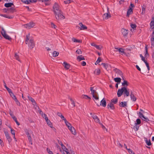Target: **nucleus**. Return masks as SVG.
I'll use <instances>...</instances> for the list:
<instances>
[{"mask_svg": "<svg viewBox=\"0 0 154 154\" xmlns=\"http://www.w3.org/2000/svg\"><path fill=\"white\" fill-rule=\"evenodd\" d=\"M30 34L29 33L26 35L25 42L26 44L28 45L29 48L31 49L35 47V44L33 39L32 38H30Z\"/></svg>", "mask_w": 154, "mask_h": 154, "instance_id": "f257e3e1", "label": "nucleus"}, {"mask_svg": "<svg viewBox=\"0 0 154 154\" xmlns=\"http://www.w3.org/2000/svg\"><path fill=\"white\" fill-rule=\"evenodd\" d=\"M124 93V95L125 96V95L127 97H128L129 95V92L127 89L125 87H122L121 89H118L117 92V95L118 97H119L121 96Z\"/></svg>", "mask_w": 154, "mask_h": 154, "instance_id": "f03ea898", "label": "nucleus"}, {"mask_svg": "<svg viewBox=\"0 0 154 154\" xmlns=\"http://www.w3.org/2000/svg\"><path fill=\"white\" fill-rule=\"evenodd\" d=\"M56 19L57 20H59L62 19H64L65 17L63 15V12L62 11L54 13Z\"/></svg>", "mask_w": 154, "mask_h": 154, "instance_id": "7ed1b4c3", "label": "nucleus"}, {"mask_svg": "<svg viewBox=\"0 0 154 154\" xmlns=\"http://www.w3.org/2000/svg\"><path fill=\"white\" fill-rule=\"evenodd\" d=\"M94 87H90V91H91V94L92 95L93 97L96 100H98L99 97L98 96V93L96 91L93 89Z\"/></svg>", "mask_w": 154, "mask_h": 154, "instance_id": "20e7f679", "label": "nucleus"}, {"mask_svg": "<svg viewBox=\"0 0 154 154\" xmlns=\"http://www.w3.org/2000/svg\"><path fill=\"white\" fill-rule=\"evenodd\" d=\"M53 9L54 13L62 11L60 8V6L57 2L54 3L53 7Z\"/></svg>", "mask_w": 154, "mask_h": 154, "instance_id": "39448f33", "label": "nucleus"}, {"mask_svg": "<svg viewBox=\"0 0 154 154\" xmlns=\"http://www.w3.org/2000/svg\"><path fill=\"white\" fill-rule=\"evenodd\" d=\"M113 71L117 74V76H120L122 79V80H124V77L123 74L122 72L119 69L115 68L113 69ZM115 76H116L115 75Z\"/></svg>", "mask_w": 154, "mask_h": 154, "instance_id": "423d86ee", "label": "nucleus"}, {"mask_svg": "<svg viewBox=\"0 0 154 154\" xmlns=\"http://www.w3.org/2000/svg\"><path fill=\"white\" fill-rule=\"evenodd\" d=\"M2 31L1 33L2 36L6 39L8 40H11V38L8 35H7L6 33V31L4 30L3 27L2 28Z\"/></svg>", "mask_w": 154, "mask_h": 154, "instance_id": "0eeeda50", "label": "nucleus"}, {"mask_svg": "<svg viewBox=\"0 0 154 154\" xmlns=\"http://www.w3.org/2000/svg\"><path fill=\"white\" fill-rule=\"evenodd\" d=\"M31 132L30 130L29 131L27 129H26L25 131V132H26V134L27 135V137H28V139L29 141V143L31 144L32 145V138L30 136V134L29 132Z\"/></svg>", "mask_w": 154, "mask_h": 154, "instance_id": "6e6552de", "label": "nucleus"}, {"mask_svg": "<svg viewBox=\"0 0 154 154\" xmlns=\"http://www.w3.org/2000/svg\"><path fill=\"white\" fill-rule=\"evenodd\" d=\"M35 25V23L32 22H30L29 23H28L24 25V27L28 29H30L33 27Z\"/></svg>", "mask_w": 154, "mask_h": 154, "instance_id": "1a4fd4ad", "label": "nucleus"}, {"mask_svg": "<svg viewBox=\"0 0 154 154\" xmlns=\"http://www.w3.org/2000/svg\"><path fill=\"white\" fill-rule=\"evenodd\" d=\"M109 8L107 7V11H108V13H105L103 14V20H107L109 18L111 17V16L110 14L109 10Z\"/></svg>", "mask_w": 154, "mask_h": 154, "instance_id": "9d476101", "label": "nucleus"}, {"mask_svg": "<svg viewBox=\"0 0 154 154\" xmlns=\"http://www.w3.org/2000/svg\"><path fill=\"white\" fill-rule=\"evenodd\" d=\"M139 117H140L143 120L148 122L149 121V120L147 117H144V116L140 112H139Z\"/></svg>", "mask_w": 154, "mask_h": 154, "instance_id": "9b49d317", "label": "nucleus"}, {"mask_svg": "<svg viewBox=\"0 0 154 154\" xmlns=\"http://www.w3.org/2000/svg\"><path fill=\"white\" fill-rule=\"evenodd\" d=\"M106 103L105 99L103 98L100 101V105L97 104V105L99 106L100 105H102L103 107H105L106 106Z\"/></svg>", "mask_w": 154, "mask_h": 154, "instance_id": "f8f14e48", "label": "nucleus"}, {"mask_svg": "<svg viewBox=\"0 0 154 154\" xmlns=\"http://www.w3.org/2000/svg\"><path fill=\"white\" fill-rule=\"evenodd\" d=\"M5 134L8 140V141L9 143H10L12 141V139L11 137L10 136L8 132H5Z\"/></svg>", "mask_w": 154, "mask_h": 154, "instance_id": "ddd939ff", "label": "nucleus"}, {"mask_svg": "<svg viewBox=\"0 0 154 154\" xmlns=\"http://www.w3.org/2000/svg\"><path fill=\"white\" fill-rule=\"evenodd\" d=\"M107 107L108 109L110 108L111 109H115V107L113 104L112 103V102H110L108 103L107 106Z\"/></svg>", "mask_w": 154, "mask_h": 154, "instance_id": "4468645a", "label": "nucleus"}, {"mask_svg": "<svg viewBox=\"0 0 154 154\" xmlns=\"http://www.w3.org/2000/svg\"><path fill=\"white\" fill-rule=\"evenodd\" d=\"M140 123L141 120L140 119H138L136 120V122H134V124L135 125V126H136V131H137L139 128V127L137 126V125H139L140 124Z\"/></svg>", "mask_w": 154, "mask_h": 154, "instance_id": "2eb2a0df", "label": "nucleus"}, {"mask_svg": "<svg viewBox=\"0 0 154 154\" xmlns=\"http://www.w3.org/2000/svg\"><path fill=\"white\" fill-rule=\"evenodd\" d=\"M68 128L72 134L74 135H75L76 134V132L75 129L73 127H72L71 125L70 126V127H69Z\"/></svg>", "mask_w": 154, "mask_h": 154, "instance_id": "dca6fc26", "label": "nucleus"}, {"mask_svg": "<svg viewBox=\"0 0 154 154\" xmlns=\"http://www.w3.org/2000/svg\"><path fill=\"white\" fill-rule=\"evenodd\" d=\"M122 34L125 36H127L128 32V30H127L124 29H122L121 30Z\"/></svg>", "mask_w": 154, "mask_h": 154, "instance_id": "f3484780", "label": "nucleus"}, {"mask_svg": "<svg viewBox=\"0 0 154 154\" xmlns=\"http://www.w3.org/2000/svg\"><path fill=\"white\" fill-rule=\"evenodd\" d=\"M102 65H103L104 68L107 71H108L109 69V67L110 66V65L107 63H102L101 64Z\"/></svg>", "mask_w": 154, "mask_h": 154, "instance_id": "a211bd4d", "label": "nucleus"}, {"mask_svg": "<svg viewBox=\"0 0 154 154\" xmlns=\"http://www.w3.org/2000/svg\"><path fill=\"white\" fill-rule=\"evenodd\" d=\"M16 11L15 8L13 7H11L8 8V13H13Z\"/></svg>", "mask_w": 154, "mask_h": 154, "instance_id": "6ab92c4d", "label": "nucleus"}, {"mask_svg": "<svg viewBox=\"0 0 154 154\" xmlns=\"http://www.w3.org/2000/svg\"><path fill=\"white\" fill-rule=\"evenodd\" d=\"M63 66L66 69H69L70 66V65L69 64L65 62H64L63 63Z\"/></svg>", "mask_w": 154, "mask_h": 154, "instance_id": "aec40b11", "label": "nucleus"}, {"mask_svg": "<svg viewBox=\"0 0 154 154\" xmlns=\"http://www.w3.org/2000/svg\"><path fill=\"white\" fill-rule=\"evenodd\" d=\"M119 105L120 107H125L127 106V102H121L120 103Z\"/></svg>", "mask_w": 154, "mask_h": 154, "instance_id": "412c9836", "label": "nucleus"}, {"mask_svg": "<svg viewBox=\"0 0 154 154\" xmlns=\"http://www.w3.org/2000/svg\"><path fill=\"white\" fill-rule=\"evenodd\" d=\"M92 117L94 120L96 122H99L100 120L97 116L95 115H93L92 116Z\"/></svg>", "mask_w": 154, "mask_h": 154, "instance_id": "4be33fe9", "label": "nucleus"}, {"mask_svg": "<svg viewBox=\"0 0 154 154\" xmlns=\"http://www.w3.org/2000/svg\"><path fill=\"white\" fill-rule=\"evenodd\" d=\"M79 25L81 27V28L80 29V30H84L85 29H87V27L83 25L82 23H80L79 24Z\"/></svg>", "mask_w": 154, "mask_h": 154, "instance_id": "5701e85b", "label": "nucleus"}, {"mask_svg": "<svg viewBox=\"0 0 154 154\" xmlns=\"http://www.w3.org/2000/svg\"><path fill=\"white\" fill-rule=\"evenodd\" d=\"M14 5V4L13 3L9 2L5 3V4L4 6L6 8H9L11 7L12 6Z\"/></svg>", "mask_w": 154, "mask_h": 154, "instance_id": "b1692460", "label": "nucleus"}, {"mask_svg": "<svg viewBox=\"0 0 154 154\" xmlns=\"http://www.w3.org/2000/svg\"><path fill=\"white\" fill-rule=\"evenodd\" d=\"M133 12V9H132L131 7H129V9H128L127 11L126 16L129 17V15L131 14V12H132V13Z\"/></svg>", "mask_w": 154, "mask_h": 154, "instance_id": "393cba45", "label": "nucleus"}, {"mask_svg": "<svg viewBox=\"0 0 154 154\" xmlns=\"http://www.w3.org/2000/svg\"><path fill=\"white\" fill-rule=\"evenodd\" d=\"M72 40L74 42H75L82 43V40L77 39L74 38H72Z\"/></svg>", "mask_w": 154, "mask_h": 154, "instance_id": "a878e982", "label": "nucleus"}, {"mask_svg": "<svg viewBox=\"0 0 154 154\" xmlns=\"http://www.w3.org/2000/svg\"><path fill=\"white\" fill-rule=\"evenodd\" d=\"M0 16H1L2 17H5V18H8V19H12L13 17V16H8V15H7L5 14H0Z\"/></svg>", "mask_w": 154, "mask_h": 154, "instance_id": "bb28decb", "label": "nucleus"}, {"mask_svg": "<svg viewBox=\"0 0 154 154\" xmlns=\"http://www.w3.org/2000/svg\"><path fill=\"white\" fill-rule=\"evenodd\" d=\"M145 50L146 51V53L145 55V57H149V54L148 53V50H147V45H146L145 47Z\"/></svg>", "mask_w": 154, "mask_h": 154, "instance_id": "cd10ccee", "label": "nucleus"}, {"mask_svg": "<svg viewBox=\"0 0 154 154\" xmlns=\"http://www.w3.org/2000/svg\"><path fill=\"white\" fill-rule=\"evenodd\" d=\"M100 73V70L99 69H95L94 72V73L97 75H99Z\"/></svg>", "mask_w": 154, "mask_h": 154, "instance_id": "c85d7f7f", "label": "nucleus"}, {"mask_svg": "<svg viewBox=\"0 0 154 154\" xmlns=\"http://www.w3.org/2000/svg\"><path fill=\"white\" fill-rule=\"evenodd\" d=\"M121 78L119 77H117L114 79L115 81L117 83H119L121 82Z\"/></svg>", "mask_w": 154, "mask_h": 154, "instance_id": "c756f323", "label": "nucleus"}, {"mask_svg": "<svg viewBox=\"0 0 154 154\" xmlns=\"http://www.w3.org/2000/svg\"><path fill=\"white\" fill-rule=\"evenodd\" d=\"M3 82L4 83V86L5 88L7 89V90L8 91L9 93H11V89L8 88L7 86L6 85V84L5 82L4 81H3Z\"/></svg>", "mask_w": 154, "mask_h": 154, "instance_id": "7c9ffc66", "label": "nucleus"}, {"mask_svg": "<svg viewBox=\"0 0 154 154\" xmlns=\"http://www.w3.org/2000/svg\"><path fill=\"white\" fill-rule=\"evenodd\" d=\"M124 80L123 82L122 83V85L123 86H125V85L128 86L129 85V83L128 82L125 80Z\"/></svg>", "mask_w": 154, "mask_h": 154, "instance_id": "2f4dec72", "label": "nucleus"}, {"mask_svg": "<svg viewBox=\"0 0 154 154\" xmlns=\"http://www.w3.org/2000/svg\"><path fill=\"white\" fill-rule=\"evenodd\" d=\"M82 98H85L86 99H89L90 100L91 99V97L86 95H83L81 96Z\"/></svg>", "mask_w": 154, "mask_h": 154, "instance_id": "473e14b6", "label": "nucleus"}, {"mask_svg": "<svg viewBox=\"0 0 154 154\" xmlns=\"http://www.w3.org/2000/svg\"><path fill=\"white\" fill-rule=\"evenodd\" d=\"M91 45L95 47L97 49L100 50L101 48H100L99 46L98 45H96L94 43H91Z\"/></svg>", "mask_w": 154, "mask_h": 154, "instance_id": "72a5a7b5", "label": "nucleus"}, {"mask_svg": "<svg viewBox=\"0 0 154 154\" xmlns=\"http://www.w3.org/2000/svg\"><path fill=\"white\" fill-rule=\"evenodd\" d=\"M145 10L146 6L144 5H143V6H142L141 14H144L145 13Z\"/></svg>", "mask_w": 154, "mask_h": 154, "instance_id": "f704fd0d", "label": "nucleus"}, {"mask_svg": "<svg viewBox=\"0 0 154 154\" xmlns=\"http://www.w3.org/2000/svg\"><path fill=\"white\" fill-rule=\"evenodd\" d=\"M82 55L79 56L77 57V60H79V61H80L82 60H85L84 57H82Z\"/></svg>", "mask_w": 154, "mask_h": 154, "instance_id": "c9c22d12", "label": "nucleus"}, {"mask_svg": "<svg viewBox=\"0 0 154 154\" xmlns=\"http://www.w3.org/2000/svg\"><path fill=\"white\" fill-rule=\"evenodd\" d=\"M61 143V146H62V148L63 150V151L68 150V149L65 147V146L63 144L62 142H60Z\"/></svg>", "mask_w": 154, "mask_h": 154, "instance_id": "e433bc0d", "label": "nucleus"}, {"mask_svg": "<svg viewBox=\"0 0 154 154\" xmlns=\"http://www.w3.org/2000/svg\"><path fill=\"white\" fill-rule=\"evenodd\" d=\"M118 102V99L117 98H116L115 99H113L111 100V102H112V103H113L114 104H116Z\"/></svg>", "mask_w": 154, "mask_h": 154, "instance_id": "4c0bfd02", "label": "nucleus"}, {"mask_svg": "<svg viewBox=\"0 0 154 154\" xmlns=\"http://www.w3.org/2000/svg\"><path fill=\"white\" fill-rule=\"evenodd\" d=\"M59 54V53L58 52L54 51L52 53L53 57H56L58 56Z\"/></svg>", "mask_w": 154, "mask_h": 154, "instance_id": "58836bf2", "label": "nucleus"}, {"mask_svg": "<svg viewBox=\"0 0 154 154\" xmlns=\"http://www.w3.org/2000/svg\"><path fill=\"white\" fill-rule=\"evenodd\" d=\"M131 98L132 99L133 101H135L137 100L136 97L134 95H131Z\"/></svg>", "mask_w": 154, "mask_h": 154, "instance_id": "ea45409f", "label": "nucleus"}, {"mask_svg": "<svg viewBox=\"0 0 154 154\" xmlns=\"http://www.w3.org/2000/svg\"><path fill=\"white\" fill-rule=\"evenodd\" d=\"M116 49H118L119 51L120 52L126 55V53L124 52L123 51V49L122 48H120L119 49L118 48H116Z\"/></svg>", "mask_w": 154, "mask_h": 154, "instance_id": "a19ab883", "label": "nucleus"}, {"mask_svg": "<svg viewBox=\"0 0 154 154\" xmlns=\"http://www.w3.org/2000/svg\"><path fill=\"white\" fill-rule=\"evenodd\" d=\"M150 28L152 29H153V28H154V21H151L150 24Z\"/></svg>", "mask_w": 154, "mask_h": 154, "instance_id": "79ce46f5", "label": "nucleus"}, {"mask_svg": "<svg viewBox=\"0 0 154 154\" xmlns=\"http://www.w3.org/2000/svg\"><path fill=\"white\" fill-rule=\"evenodd\" d=\"M28 98L29 100L31 101L32 103H35V104L36 103L35 100L32 98L31 97L28 96Z\"/></svg>", "mask_w": 154, "mask_h": 154, "instance_id": "37998d69", "label": "nucleus"}, {"mask_svg": "<svg viewBox=\"0 0 154 154\" xmlns=\"http://www.w3.org/2000/svg\"><path fill=\"white\" fill-rule=\"evenodd\" d=\"M11 93H9L10 94V95L12 97V98L14 100H15L14 98H16V97L14 95V94L13 93L12 91H11Z\"/></svg>", "mask_w": 154, "mask_h": 154, "instance_id": "c03bdc74", "label": "nucleus"}, {"mask_svg": "<svg viewBox=\"0 0 154 154\" xmlns=\"http://www.w3.org/2000/svg\"><path fill=\"white\" fill-rule=\"evenodd\" d=\"M101 61V58L100 57H99L97 61L95 62V64L96 65L97 64H98Z\"/></svg>", "mask_w": 154, "mask_h": 154, "instance_id": "a18cd8bd", "label": "nucleus"}, {"mask_svg": "<svg viewBox=\"0 0 154 154\" xmlns=\"http://www.w3.org/2000/svg\"><path fill=\"white\" fill-rule=\"evenodd\" d=\"M131 27L134 29H136L137 26L135 24H131Z\"/></svg>", "mask_w": 154, "mask_h": 154, "instance_id": "49530a36", "label": "nucleus"}, {"mask_svg": "<svg viewBox=\"0 0 154 154\" xmlns=\"http://www.w3.org/2000/svg\"><path fill=\"white\" fill-rule=\"evenodd\" d=\"M145 140L146 142V143L148 146H149L151 145V143L150 140H149V141H148L146 139V140Z\"/></svg>", "mask_w": 154, "mask_h": 154, "instance_id": "de8ad7c7", "label": "nucleus"}, {"mask_svg": "<svg viewBox=\"0 0 154 154\" xmlns=\"http://www.w3.org/2000/svg\"><path fill=\"white\" fill-rule=\"evenodd\" d=\"M13 119L14 120V121H15V122H16L17 124L18 125H20V123L18 122L17 118L15 117H14V118H13Z\"/></svg>", "mask_w": 154, "mask_h": 154, "instance_id": "09e8293b", "label": "nucleus"}, {"mask_svg": "<svg viewBox=\"0 0 154 154\" xmlns=\"http://www.w3.org/2000/svg\"><path fill=\"white\" fill-rule=\"evenodd\" d=\"M9 127L11 129V134H12L14 135H15V130L14 129H12L11 128V127Z\"/></svg>", "mask_w": 154, "mask_h": 154, "instance_id": "8fccbe9b", "label": "nucleus"}, {"mask_svg": "<svg viewBox=\"0 0 154 154\" xmlns=\"http://www.w3.org/2000/svg\"><path fill=\"white\" fill-rule=\"evenodd\" d=\"M75 52L77 54H81L82 53V52L80 49H78L76 50Z\"/></svg>", "mask_w": 154, "mask_h": 154, "instance_id": "3c124183", "label": "nucleus"}, {"mask_svg": "<svg viewBox=\"0 0 154 154\" xmlns=\"http://www.w3.org/2000/svg\"><path fill=\"white\" fill-rule=\"evenodd\" d=\"M14 99H15V100H14L16 102L17 105L18 106H20V102L18 100L17 98H14Z\"/></svg>", "mask_w": 154, "mask_h": 154, "instance_id": "603ef678", "label": "nucleus"}, {"mask_svg": "<svg viewBox=\"0 0 154 154\" xmlns=\"http://www.w3.org/2000/svg\"><path fill=\"white\" fill-rule=\"evenodd\" d=\"M46 122L47 123V124L50 127H51L52 126V124L50 122V120H49L48 121H47Z\"/></svg>", "mask_w": 154, "mask_h": 154, "instance_id": "864d4df0", "label": "nucleus"}, {"mask_svg": "<svg viewBox=\"0 0 154 154\" xmlns=\"http://www.w3.org/2000/svg\"><path fill=\"white\" fill-rule=\"evenodd\" d=\"M14 57L15 59L18 60L19 61H20V59H19V56L16 53L15 54Z\"/></svg>", "mask_w": 154, "mask_h": 154, "instance_id": "5fc2aeb1", "label": "nucleus"}, {"mask_svg": "<svg viewBox=\"0 0 154 154\" xmlns=\"http://www.w3.org/2000/svg\"><path fill=\"white\" fill-rule=\"evenodd\" d=\"M144 63H145L146 65L147 68L148 70L149 71L150 69V68L149 63H148L147 61L145 62Z\"/></svg>", "mask_w": 154, "mask_h": 154, "instance_id": "6e6d98bb", "label": "nucleus"}, {"mask_svg": "<svg viewBox=\"0 0 154 154\" xmlns=\"http://www.w3.org/2000/svg\"><path fill=\"white\" fill-rule=\"evenodd\" d=\"M140 57H141L142 60L144 62L146 61L145 60V58L143 57L142 54H140Z\"/></svg>", "mask_w": 154, "mask_h": 154, "instance_id": "4d7b16f0", "label": "nucleus"}, {"mask_svg": "<svg viewBox=\"0 0 154 154\" xmlns=\"http://www.w3.org/2000/svg\"><path fill=\"white\" fill-rule=\"evenodd\" d=\"M21 2L26 4H29V0H21Z\"/></svg>", "mask_w": 154, "mask_h": 154, "instance_id": "13d9d810", "label": "nucleus"}, {"mask_svg": "<svg viewBox=\"0 0 154 154\" xmlns=\"http://www.w3.org/2000/svg\"><path fill=\"white\" fill-rule=\"evenodd\" d=\"M127 150L128 151V152L130 154H134L133 153H134L133 152V151L131 149H127Z\"/></svg>", "mask_w": 154, "mask_h": 154, "instance_id": "bf43d9fd", "label": "nucleus"}, {"mask_svg": "<svg viewBox=\"0 0 154 154\" xmlns=\"http://www.w3.org/2000/svg\"><path fill=\"white\" fill-rule=\"evenodd\" d=\"M70 100L72 102L71 104L73 105L74 107H75V103L74 100L72 99V98H70Z\"/></svg>", "mask_w": 154, "mask_h": 154, "instance_id": "052dcab7", "label": "nucleus"}, {"mask_svg": "<svg viewBox=\"0 0 154 154\" xmlns=\"http://www.w3.org/2000/svg\"><path fill=\"white\" fill-rule=\"evenodd\" d=\"M47 151L49 153V154H53V152L51 151L49 149L47 148Z\"/></svg>", "mask_w": 154, "mask_h": 154, "instance_id": "680f3d73", "label": "nucleus"}, {"mask_svg": "<svg viewBox=\"0 0 154 154\" xmlns=\"http://www.w3.org/2000/svg\"><path fill=\"white\" fill-rule=\"evenodd\" d=\"M64 121L65 123L67 122L66 119L64 118V116L62 115L60 117Z\"/></svg>", "mask_w": 154, "mask_h": 154, "instance_id": "e2e57ef3", "label": "nucleus"}, {"mask_svg": "<svg viewBox=\"0 0 154 154\" xmlns=\"http://www.w3.org/2000/svg\"><path fill=\"white\" fill-rule=\"evenodd\" d=\"M3 11H4L5 13H8V8H5L3 9Z\"/></svg>", "mask_w": 154, "mask_h": 154, "instance_id": "0e129e2a", "label": "nucleus"}, {"mask_svg": "<svg viewBox=\"0 0 154 154\" xmlns=\"http://www.w3.org/2000/svg\"><path fill=\"white\" fill-rule=\"evenodd\" d=\"M66 125V126L68 127V128H69V127H70V126L71 125V124L68 122V121H67V122L65 123Z\"/></svg>", "mask_w": 154, "mask_h": 154, "instance_id": "69168bd1", "label": "nucleus"}, {"mask_svg": "<svg viewBox=\"0 0 154 154\" xmlns=\"http://www.w3.org/2000/svg\"><path fill=\"white\" fill-rule=\"evenodd\" d=\"M51 27L52 28H54V29H55L56 27H57V26L56 25L54 24V23H51Z\"/></svg>", "mask_w": 154, "mask_h": 154, "instance_id": "338daca9", "label": "nucleus"}, {"mask_svg": "<svg viewBox=\"0 0 154 154\" xmlns=\"http://www.w3.org/2000/svg\"><path fill=\"white\" fill-rule=\"evenodd\" d=\"M151 42H154V35H152V37L151 38Z\"/></svg>", "mask_w": 154, "mask_h": 154, "instance_id": "774afa93", "label": "nucleus"}]
</instances>
